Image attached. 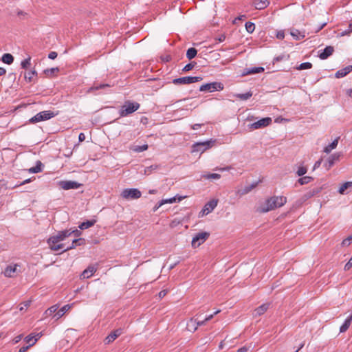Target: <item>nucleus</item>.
Returning <instances> with one entry per match:
<instances>
[{
    "label": "nucleus",
    "mask_w": 352,
    "mask_h": 352,
    "mask_svg": "<svg viewBox=\"0 0 352 352\" xmlns=\"http://www.w3.org/2000/svg\"><path fill=\"white\" fill-rule=\"evenodd\" d=\"M72 235L71 230L58 231L56 234L51 236L47 241L49 248L53 251H58L65 248L63 243H59Z\"/></svg>",
    "instance_id": "nucleus-1"
},
{
    "label": "nucleus",
    "mask_w": 352,
    "mask_h": 352,
    "mask_svg": "<svg viewBox=\"0 0 352 352\" xmlns=\"http://www.w3.org/2000/svg\"><path fill=\"white\" fill-rule=\"evenodd\" d=\"M287 202V197L284 196H274L267 199L264 205L258 208V211L265 213L277 208L284 206Z\"/></svg>",
    "instance_id": "nucleus-2"
},
{
    "label": "nucleus",
    "mask_w": 352,
    "mask_h": 352,
    "mask_svg": "<svg viewBox=\"0 0 352 352\" xmlns=\"http://www.w3.org/2000/svg\"><path fill=\"white\" fill-rule=\"evenodd\" d=\"M140 107V104L137 102H132L127 100L121 107L119 114L120 117H126L129 114L136 111Z\"/></svg>",
    "instance_id": "nucleus-3"
},
{
    "label": "nucleus",
    "mask_w": 352,
    "mask_h": 352,
    "mask_svg": "<svg viewBox=\"0 0 352 352\" xmlns=\"http://www.w3.org/2000/svg\"><path fill=\"white\" fill-rule=\"evenodd\" d=\"M58 113H54L52 111H43L38 113L30 119V122L31 123H36L41 121L48 120L54 117H55Z\"/></svg>",
    "instance_id": "nucleus-4"
},
{
    "label": "nucleus",
    "mask_w": 352,
    "mask_h": 352,
    "mask_svg": "<svg viewBox=\"0 0 352 352\" xmlns=\"http://www.w3.org/2000/svg\"><path fill=\"white\" fill-rule=\"evenodd\" d=\"M214 142L215 140L212 139L204 142H195V144H192V152H200L201 153H202L206 150L212 147Z\"/></svg>",
    "instance_id": "nucleus-5"
},
{
    "label": "nucleus",
    "mask_w": 352,
    "mask_h": 352,
    "mask_svg": "<svg viewBox=\"0 0 352 352\" xmlns=\"http://www.w3.org/2000/svg\"><path fill=\"white\" fill-rule=\"evenodd\" d=\"M142 195L140 190L138 188H126L121 192V196L125 199H137Z\"/></svg>",
    "instance_id": "nucleus-6"
},
{
    "label": "nucleus",
    "mask_w": 352,
    "mask_h": 352,
    "mask_svg": "<svg viewBox=\"0 0 352 352\" xmlns=\"http://www.w3.org/2000/svg\"><path fill=\"white\" fill-rule=\"evenodd\" d=\"M224 88L223 85L221 82H212L210 83H206L204 85H202L199 87L200 91H209V92H213L215 91H221Z\"/></svg>",
    "instance_id": "nucleus-7"
},
{
    "label": "nucleus",
    "mask_w": 352,
    "mask_h": 352,
    "mask_svg": "<svg viewBox=\"0 0 352 352\" xmlns=\"http://www.w3.org/2000/svg\"><path fill=\"white\" fill-rule=\"evenodd\" d=\"M202 79L201 76H184L174 79L173 83L175 85H187L199 82Z\"/></svg>",
    "instance_id": "nucleus-8"
},
{
    "label": "nucleus",
    "mask_w": 352,
    "mask_h": 352,
    "mask_svg": "<svg viewBox=\"0 0 352 352\" xmlns=\"http://www.w3.org/2000/svg\"><path fill=\"white\" fill-rule=\"evenodd\" d=\"M210 234L207 232H201L196 234L192 239V246L193 248H197L204 243L209 237Z\"/></svg>",
    "instance_id": "nucleus-9"
},
{
    "label": "nucleus",
    "mask_w": 352,
    "mask_h": 352,
    "mask_svg": "<svg viewBox=\"0 0 352 352\" xmlns=\"http://www.w3.org/2000/svg\"><path fill=\"white\" fill-rule=\"evenodd\" d=\"M217 200L212 199L207 202L202 210L199 212V217H202L210 213L217 206Z\"/></svg>",
    "instance_id": "nucleus-10"
},
{
    "label": "nucleus",
    "mask_w": 352,
    "mask_h": 352,
    "mask_svg": "<svg viewBox=\"0 0 352 352\" xmlns=\"http://www.w3.org/2000/svg\"><path fill=\"white\" fill-rule=\"evenodd\" d=\"M272 123V118L270 117L262 118L249 125L250 129H258L269 126Z\"/></svg>",
    "instance_id": "nucleus-11"
},
{
    "label": "nucleus",
    "mask_w": 352,
    "mask_h": 352,
    "mask_svg": "<svg viewBox=\"0 0 352 352\" xmlns=\"http://www.w3.org/2000/svg\"><path fill=\"white\" fill-rule=\"evenodd\" d=\"M82 184L74 181H60L58 186L63 190L77 189Z\"/></svg>",
    "instance_id": "nucleus-12"
},
{
    "label": "nucleus",
    "mask_w": 352,
    "mask_h": 352,
    "mask_svg": "<svg viewBox=\"0 0 352 352\" xmlns=\"http://www.w3.org/2000/svg\"><path fill=\"white\" fill-rule=\"evenodd\" d=\"M98 264L89 265L81 274L82 278H89L97 271Z\"/></svg>",
    "instance_id": "nucleus-13"
},
{
    "label": "nucleus",
    "mask_w": 352,
    "mask_h": 352,
    "mask_svg": "<svg viewBox=\"0 0 352 352\" xmlns=\"http://www.w3.org/2000/svg\"><path fill=\"white\" fill-rule=\"evenodd\" d=\"M342 156L341 153H336L331 155L327 160L325 165L327 169H329L336 162H338Z\"/></svg>",
    "instance_id": "nucleus-14"
},
{
    "label": "nucleus",
    "mask_w": 352,
    "mask_h": 352,
    "mask_svg": "<svg viewBox=\"0 0 352 352\" xmlns=\"http://www.w3.org/2000/svg\"><path fill=\"white\" fill-rule=\"evenodd\" d=\"M122 333V329H116L114 331L111 332L106 338L105 343L109 344L110 342L114 341L118 337H119Z\"/></svg>",
    "instance_id": "nucleus-15"
},
{
    "label": "nucleus",
    "mask_w": 352,
    "mask_h": 352,
    "mask_svg": "<svg viewBox=\"0 0 352 352\" xmlns=\"http://www.w3.org/2000/svg\"><path fill=\"white\" fill-rule=\"evenodd\" d=\"M18 266L17 264L8 265L3 272L5 276L10 278L13 277L14 274L17 272Z\"/></svg>",
    "instance_id": "nucleus-16"
},
{
    "label": "nucleus",
    "mask_w": 352,
    "mask_h": 352,
    "mask_svg": "<svg viewBox=\"0 0 352 352\" xmlns=\"http://www.w3.org/2000/svg\"><path fill=\"white\" fill-rule=\"evenodd\" d=\"M334 52V48L332 46H327L322 52L318 55L319 58L322 60L327 59Z\"/></svg>",
    "instance_id": "nucleus-17"
},
{
    "label": "nucleus",
    "mask_w": 352,
    "mask_h": 352,
    "mask_svg": "<svg viewBox=\"0 0 352 352\" xmlns=\"http://www.w3.org/2000/svg\"><path fill=\"white\" fill-rule=\"evenodd\" d=\"M351 190L352 182H346L340 186L338 192L340 194L344 195L348 194Z\"/></svg>",
    "instance_id": "nucleus-18"
},
{
    "label": "nucleus",
    "mask_w": 352,
    "mask_h": 352,
    "mask_svg": "<svg viewBox=\"0 0 352 352\" xmlns=\"http://www.w3.org/2000/svg\"><path fill=\"white\" fill-rule=\"evenodd\" d=\"M186 197V196H178V195H176L172 198H170V199H162L160 201V206H162L165 204H173V203H175V202H179L181 201L182 199H184V198Z\"/></svg>",
    "instance_id": "nucleus-19"
},
{
    "label": "nucleus",
    "mask_w": 352,
    "mask_h": 352,
    "mask_svg": "<svg viewBox=\"0 0 352 352\" xmlns=\"http://www.w3.org/2000/svg\"><path fill=\"white\" fill-rule=\"evenodd\" d=\"M270 304L265 303L261 305V306L258 307L256 309H254L253 312V315L254 316H259L263 315L269 308Z\"/></svg>",
    "instance_id": "nucleus-20"
},
{
    "label": "nucleus",
    "mask_w": 352,
    "mask_h": 352,
    "mask_svg": "<svg viewBox=\"0 0 352 352\" xmlns=\"http://www.w3.org/2000/svg\"><path fill=\"white\" fill-rule=\"evenodd\" d=\"M352 71V66L348 65L345 67L344 68L340 69L336 72L335 76L337 78L344 77L346 75L349 74Z\"/></svg>",
    "instance_id": "nucleus-21"
},
{
    "label": "nucleus",
    "mask_w": 352,
    "mask_h": 352,
    "mask_svg": "<svg viewBox=\"0 0 352 352\" xmlns=\"http://www.w3.org/2000/svg\"><path fill=\"white\" fill-rule=\"evenodd\" d=\"M72 307L71 305H65L62 307L59 310H57L56 313L54 315L56 320L60 318L66 312H67Z\"/></svg>",
    "instance_id": "nucleus-22"
},
{
    "label": "nucleus",
    "mask_w": 352,
    "mask_h": 352,
    "mask_svg": "<svg viewBox=\"0 0 352 352\" xmlns=\"http://www.w3.org/2000/svg\"><path fill=\"white\" fill-rule=\"evenodd\" d=\"M290 34L296 41L301 40L305 37V32H300L297 29H292Z\"/></svg>",
    "instance_id": "nucleus-23"
},
{
    "label": "nucleus",
    "mask_w": 352,
    "mask_h": 352,
    "mask_svg": "<svg viewBox=\"0 0 352 352\" xmlns=\"http://www.w3.org/2000/svg\"><path fill=\"white\" fill-rule=\"evenodd\" d=\"M264 71V68L262 67H254L251 68H247L243 72V75H250L254 74H258L263 72Z\"/></svg>",
    "instance_id": "nucleus-24"
},
{
    "label": "nucleus",
    "mask_w": 352,
    "mask_h": 352,
    "mask_svg": "<svg viewBox=\"0 0 352 352\" xmlns=\"http://www.w3.org/2000/svg\"><path fill=\"white\" fill-rule=\"evenodd\" d=\"M270 4L267 0H255L254 6L257 10H263L268 6Z\"/></svg>",
    "instance_id": "nucleus-25"
},
{
    "label": "nucleus",
    "mask_w": 352,
    "mask_h": 352,
    "mask_svg": "<svg viewBox=\"0 0 352 352\" xmlns=\"http://www.w3.org/2000/svg\"><path fill=\"white\" fill-rule=\"evenodd\" d=\"M84 241H85V239H83L82 238L74 239L72 241V245L70 246L67 247L66 248H64L63 252H66L67 250L75 248L76 246L81 245L84 243Z\"/></svg>",
    "instance_id": "nucleus-26"
},
{
    "label": "nucleus",
    "mask_w": 352,
    "mask_h": 352,
    "mask_svg": "<svg viewBox=\"0 0 352 352\" xmlns=\"http://www.w3.org/2000/svg\"><path fill=\"white\" fill-rule=\"evenodd\" d=\"M40 337V333H38L36 336H32V334H30L25 338V341L26 343L29 344L28 346H32L36 343L38 338Z\"/></svg>",
    "instance_id": "nucleus-27"
},
{
    "label": "nucleus",
    "mask_w": 352,
    "mask_h": 352,
    "mask_svg": "<svg viewBox=\"0 0 352 352\" xmlns=\"http://www.w3.org/2000/svg\"><path fill=\"white\" fill-rule=\"evenodd\" d=\"M352 322V316H349L346 320H344V323L341 325L340 328V332L344 333L347 331V329L351 326Z\"/></svg>",
    "instance_id": "nucleus-28"
},
{
    "label": "nucleus",
    "mask_w": 352,
    "mask_h": 352,
    "mask_svg": "<svg viewBox=\"0 0 352 352\" xmlns=\"http://www.w3.org/2000/svg\"><path fill=\"white\" fill-rule=\"evenodd\" d=\"M339 138H336L331 144L324 148V152L329 153L332 150L335 149L338 144Z\"/></svg>",
    "instance_id": "nucleus-29"
},
{
    "label": "nucleus",
    "mask_w": 352,
    "mask_h": 352,
    "mask_svg": "<svg viewBox=\"0 0 352 352\" xmlns=\"http://www.w3.org/2000/svg\"><path fill=\"white\" fill-rule=\"evenodd\" d=\"M198 327L197 324V318H190L189 321L187 322V329L190 331H195L197 329Z\"/></svg>",
    "instance_id": "nucleus-30"
},
{
    "label": "nucleus",
    "mask_w": 352,
    "mask_h": 352,
    "mask_svg": "<svg viewBox=\"0 0 352 352\" xmlns=\"http://www.w3.org/2000/svg\"><path fill=\"white\" fill-rule=\"evenodd\" d=\"M43 164L41 161H37L36 166L34 167L30 168L28 171L30 173H38L43 170Z\"/></svg>",
    "instance_id": "nucleus-31"
},
{
    "label": "nucleus",
    "mask_w": 352,
    "mask_h": 352,
    "mask_svg": "<svg viewBox=\"0 0 352 352\" xmlns=\"http://www.w3.org/2000/svg\"><path fill=\"white\" fill-rule=\"evenodd\" d=\"M15 13L20 20H25L29 17V14L28 12L20 9H16L15 10Z\"/></svg>",
    "instance_id": "nucleus-32"
},
{
    "label": "nucleus",
    "mask_w": 352,
    "mask_h": 352,
    "mask_svg": "<svg viewBox=\"0 0 352 352\" xmlns=\"http://www.w3.org/2000/svg\"><path fill=\"white\" fill-rule=\"evenodd\" d=\"M1 60L4 63L10 65L14 61V57L11 54L6 53L3 55Z\"/></svg>",
    "instance_id": "nucleus-33"
},
{
    "label": "nucleus",
    "mask_w": 352,
    "mask_h": 352,
    "mask_svg": "<svg viewBox=\"0 0 352 352\" xmlns=\"http://www.w3.org/2000/svg\"><path fill=\"white\" fill-rule=\"evenodd\" d=\"M252 96L251 91L246 92L245 94H236L234 96L241 100H247Z\"/></svg>",
    "instance_id": "nucleus-34"
},
{
    "label": "nucleus",
    "mask_w": 352,
    "mask_h": 352,
    "mask_svg": "<svg viewBox=\"0 0 352 352\" xmlns=\"http://www.w3.org/2000/svg\"><path fill=\"white\" fill-rule=\"evenodd\" d=\"M197 54V50L194 47H190L187 50L186 57L189 60H191L196 56Z\"/></svg>",
    "instance_id": "nucleus-35"
},
{
    "label": "nucleus",
    "mask_w": 352,
    "mask_h": 352,
    "mask_svg": "<svg viewBox=\"0 0 352 352\" xmlns=\"http://www.w3.org/2000/svg\"><path fill=\"white\" fill-rule=\"evenodd\" d=\"M58 309V306L57 305H52V307H50L45 311V314L47 316H50L54 314H55L56 313Z\"/></svg>",
    "instance_id": "nucleus-36"
},
{
    "label": "nucleus",
    "mask_w": 352,
    "mask_h": 352,
    "mask_svg": "<svg viewBox=\"0 0 352 352\" xmlns=\"http://www.w3.org/2000/svg\"><path fill=\"white\" fill-rule=\"evenodd\" d=\"M313 180H314V178L312 177L305 176V177H302L298 179V182L300 185H305V184H307L310 183Z\"/></svg>",
    "instance_id": "nucleus-37"
},
{
    "label": "nucleus",
    "mask_w": 352,
    "mask_h": 352,
    "mask_svg": "<svg viewBox=\"0 0 352 352\" xmlns=\"http://www.w3.org/2000/svg\"><path fill=\"white\" fill-rule=\"evenodd\" d=\"M256 186V184H252L250 186H245L242 191H239L238 193L241 195H243L245 194L249 193L254 188H255Z\"/></svg>",
    "instance_id": "nucleus-38"
},
{
    "label": "nucleus",
    "mask_w": 352,
    "mask_h": 352,
    "mask_svg": "<svg viewBox=\"0 0 352 352\" xmlns=\"http://www.w3.org/2000/svg\"><path fill=\"white\" fill-rule=\"evenodd\" d=\"M201 177L207 179H219L221 178V175L217 173H208L203 175Z\"/></svg>",
    "instance_id": "nucleus-39"
},
{
    "label": "nucleus",
    "mask_w": 352,
    "mask_h": 352,
    "mask_svg": "<svg viewBox=\"0 0 352 352\" xmlns=\"http://www.w3.org/2000/svg\"><path fill=\"white\" fill-rule=\"evenodd\" d=\"M94 223H95V221H87L82 222L78 226V228L81 230H85V229H87V228L91 227L92 226H94Z\"/></svg>",
    "instance_id": "nucleus-40"
},
{
    "label": "nucleus",
    "mask_w": 352,
    "mask_h": 352,
    "mask_svg": "<svg viewBox=\"0 0 352 352\" xmlns=\"http://www.w3.org/2000/svg\"><path fill=\"white\" fill-rule=\"evenodd\" d=\"M289 58V55H286V54H281V55H279L276 57H275L273 60V64H275L276 63H278V62H280L281 60H288Z\"/></svg>",
    "instance_id": "nucleus-41"
},
{
    "label": "nucleus",
    "mask_w": 352,
    "mask_h": 352,
    "mask_svg": "<svg viewBox=\"0 0 352 352\" xmlns=\"http://www.w3.org/2000/svg\"><path fill=\"white\" fill-rule=\"evenodd\" d=\"M159 166L157 164H153L150 166H148L144 169V174L148 175L152 173V171L157 170Z\"/></svg>",
    "instance_id": "nucleus-42"
},
{
    "label": "nucleus",
    "mask_w": 352,
    "mask_h": 352,
    "mask_svg": "<svg viewBox=\"0 0 352 352\" xmlns=\"http://www.w3.org/2000/svg\"><path fill=\"white\" fill-rule=\"evenodd\" d=\"M245 30L249 33H252L255 30V25L254 23H252L250 21L245 23Z\"/></svg>",
    "instance_id": "nucleus-43"
},
{
    "label": "nucleus",
    "mask_w": 352,
    "mask_h": 352,
    "mask_svg": "<svg viewBox=\"0 0 352 352\" xmlns=\"http://www.w3.org/2000/svg\"><path fill=\"white\" fill-rule=\"evenodd\" d=\"M30 64H31V57L28 56L27 58L24 59L21 62V65L23 69H26L30 66Z\"/></svg>",
    "instance_id": "nucleus-44"
},
{
    "label": "nucleus",
    "mask_w": 352,
    "mask_h": 352,
    "mask_svg": "<svg viewBox=\"0 0 352 352\" xmlns=\"http://www.w3.org/2000/svg\"><path fill=\"white\" fill-rule=\"evenodd\" d=\"M312 67V64L309 62H305L300 64V65L297 67L299 70H304L311 69Z\"/></svg>",
    "instance_id": "nucleus-45"
},
{
    "label": "nucleus",
    "mask_w": 352,
    "mask_h": 352,
    "mask_svg": "<svg viewBox=\"0 0 352 352\" xmlns=\"http://www.w3.org/2000/svg\"><path fill=\"white\" fill-rule=\"evenodd\" d=\"M36 75H37L36 72L35 70H32V71L28 72L27 74H25V78L26 79V80L28 82H31L33 77Z\"/></svg>",
    "instance_id": "nucleus-46"
},
{
    "label": "nucleus",
    "mask_w": 352,
    "mask_h": 352,
    "mask_svg": "<svg viewBox=\"0 0 352 352\" xmlns=\"http://www.w3.org/2000/svg\"><path fill=\"white\" fill-rule=\"evenodd\" d=\"M105 87H109V84H103V83L96 84L91 87V89L98 90V89H104Z\"/></svg>",
    "instance_id": "nucleus-47"
},
{
    "label": "nucleus",
    "mask_w": 352,
    "mask_h": 352,
    "mask_svg": "<svg viewBox=\"0 0 352 352\" xmlns=\"http://www.w3.org/2000/svg\"><path fill=\"white\" fill-rule=\"evenodd\" d=\"M195 65H196V63H195V62L190 63H188V64L186 65L184 67V68H183V69H182V70H183L184 72H188V71H190V70L192 69H193V67L195 66Z\"/></svg>",
    "instance_id": "nucleus-48"
},
{
    "label": "nucleus",
    "mask_w": 352,
    "mask_h": 352,
    "mask_svg": "<svg viewBox=\"0 0 352 352\" xmlns=\"http://www.w3.org/2000/svg\"><path fill=\"white\" fill-rule=\"evenodd\" d=\"M351 243H352V234L351 236H349L346 239H344L342 242V245L343 246H349Z\"/></svg>",
    "instance_id": "nucleus-49"
},
{
    "label": "nucleus",
    "mask_w": 352,
    "mask_h": 352,
    "mask_svg": "<svg viewBox=\"0 0 352 352\" xmlns=\"http://www.w3.org/2000/svg\"><path fill=\"white\" fill-rule=\"evenodd\" d=\"M307 171V169L306 167H304V166H301V167H299L296 173L298 175V176H302L304 175Z\"/></svg>",
    "instance_id": "nucleus-50"
},
{
    "label": "nucleus",
    "mask_w": 352,
    "mask_h": 352,
    "mask_svg": "<svg viewBox=\"0 0 352 352\" xmlns=\"http://www.w3.org/2000/svg\"><path fill=\"white\" fill-rule=\"evenodd\" d=\"M147 149H148V145L147 144H144L142 146H137L134 148V151H136V152H142V151H146Z\"/></svg>",
    "instance_id": "nucleus-51"
},
{
    "label": "nucleus",
    "mask_w": 352,
    "mask_h": 352,
    "mask_svg": "<svg viewBox=\"0 0 352 352\" xmlns=\"http://www.w3.org/2000/svg\"><path fill=\"white\" fill-rule=\"evenodd\" d=\"M314 193H315L314 192H309L305 194L302 197L301 199L302 200V201H305L307 200L308 199L311 198V197H313L314 195Z\"/></svg>",
    "instance_id": "nucleus-52"
},
{
    "label": "nucleus",
    "mask_w": 352,
    "mask_h": 352,
    "mask_svg": "<svg viewBox=\"0 0 352 352\" xmlns=\"http://www.w3.org/2000/svg\"><path fill=\"white\" fill-rule=\"evenodd\" d=\"M352 267V256L349 259V261L344 265V270L348 271Z\"/></svg>",
    "instance_id": "nucleus-53"
},
{
    "label": "nucleus",
    "mask_w": 352,
    "mask_h": 352,
    "mask_svg": "<svg viewBox=\"0 0 352 352\" xmlns=\"http://www.w3.org/2000/svg\"><path fill=\"white\" fill-rule=\"evenodd\" d=\"M322 159H320L318 160V161H316L315 163H314V167H313V170H316L317 168H318L320 165H321V163H322Z\"/></svg>",
    "instance_id": "nucleus-54"
},
{
    "label": "nucleus",
    "mask_w": 352,
    "mask_h": 352,
    "mask_svg": "<svg viewBox=\"0 0 352 352\" xmlns=\"http://www.w3.org/2000/svg\"><path fill=\"white\" fill-rule=\"evenodd\" d=\"M58 54L56 52H51L48 54V58L50 59L54 60L57 57Z\"/></svg>",
    "instance_id": "nucleus-55"
},
{
    "label": "nucleus",
    "mask_w": 352,
    "mask_h": 352,
    "mask_svg": "<svg viewBox=\"0 0 352 352\" xmlns=\"http://www.w3.org/2000/svg\"><path fill=\"white\" fill-rule=\"evenodd\" d=\"M276 38L278 39H283L285 38V33L283 31L278 32L276 34Z\"/></svg>",
    "instance_id": "nucleus-56"
},
{
    "label": "nucleus",
    "mask_w": 352,
    "mask_h": 352,
    "mask_svg": "<svg viewBox=\"0 0 352 352\" xmlns=\"http://www.w3.org/2000/svg\"><path fill=\"white\" fill-rule=\"evenodd\" d=\"M31 181H32V179H31L30 178L24 180L23 182H21L20 184H16V185L14 186V188H16V187H18V186H23V185L26 184H28V183H30Z\"/></svg>",
    "instance_id": "nucleus-57"
},
{
    "label": "nucleus",
    "mask_w": 352,
    "mask_h": 352,
    "mask_svg": "<svg viewBox=\"0 0 352 352\" xmlns=\"http://www.w3.org/2000/svg\"><path fill=\"white\" fill-rule=\"evenodd\" d=\"M167 293H168V290H166V289L162 290V291L159 293V294H158L159 298H164V297L167 294Z\"/></svg>",
    "instance_id": "nucleus-58"
},
{
    "label": "nucleus",
    "mask_w": 352,
    "mask_h": 352,
    "mask_svg": "<svg viewBox=\"0 0 352 352\" xmlns=\"http://www.w3.org/2000/svg\"><path fill=\"white\" fill-rule=\"evenodd\" d=\"M22 337H23V335H19L17 336H16L14 339H13V342L14 344H16L18 343L21 339H22Z\"/></svg>",
    "instance_id": "nucleus-59"
},
{
    "label": "nucleus",
    "mask_w": 352,
    "mask_h": 352,
    "mask_svg": "<svg viewBox=\"0 0 352 352\" xmlns=\"http://www.w3.org/2000/svg\"><path fill=\"white\" fill-rule=\"evenodd\" d=\"M30 301L25 302L24 305L20 307V309H19L20 311H23V310L25 309L26 308H28V307L30 306Z\"/></svg>",
    "instance_id": "nucleus-60"
},
{
    "label": "nucleus",
    "mask_w": 352,
    "mask_h": 352,
    "mask_svg": "<svg viewBox=\"0 0 352 352\" xmlns=\"http://www.w3.org/2000/svg\"><path fill=\"white\" fill-rule=\"evenodd\" d=\"M55 71H58V68H52L50 69H46L45 70V73L46 74H48L49 73H50V74H52Z\"/></svg>",
    "instance_id": "nucleus-61"
},
{
    "label": "nucleus",
    "mask_w": 352,
    "mask_h": 352,
    "mask_svg": "<svg viewBox=\"0 0 352 352\" xmlns=\"http://www.w3.org/2000/svg\"><path fill=\"white\" fill-rule=\"evenodd\" d=\"M249 351V348L246 347V346H243L240 349H239L236 352H248Z\"/></svg>",
    "instance_id": "nucleus-62"
},
{
    "label": "nucleus",
    "mask_w": 352,
    "mask_h": 352,
    "mask_svg": "<svg viewBox=\"0 0 352 352\" xmlns=\"http://www.w3.org/2000/svg\"><path fill=\"white\" fill-rule=\"evenodd\" d=\"M85 140V135L83 133H80L78 135L79 142H83Z\"/></svg>",
    "instance_id": "nucleus-63"
},
{
    "label": "nucleus",
    "mask_w": 352,
    "mask_h": 352,
    "mask_svg": "<svg viewBox=\"0 0 352 352\" xmlns=\"http://www.w3.org/2000/svg\"><path fill=\"white\" fill-rule=\"evenodd\" d=\"M30 347V346H22L19 349V352H25Z\"/></svg>",
    "instance_id": "nucleus-64"
}]
</instances>
